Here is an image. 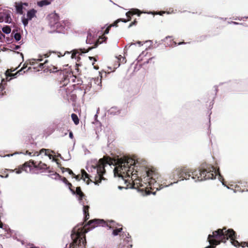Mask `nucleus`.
Masks as SVG:
<instances>
[{
    "label": "nucleus",
    "instance_id": "de8ad7c7",
    "mask_svg": "<svg viewBox=\"0 0 248 248\" xmlns=\"http://www.w3.org/2000/svg\"><path fill=\"white\" fill-rule=\"evenodd\" d=\"M119 248H127V247H125V246H122L121 247V246H120Z\"/></svg>",
    "mask_w": 248,
    "mask_h": 248
},
{
    "label": "nucleus",
    "instance_id": "37998d69",
    "mask_svg": "<svg viewBox=\"0 0 248 248\" xmlns=\"http://www.w3.org/2000/svg\"><path fill=\"white\" fill-rule=\"evenodd\" d=\"M69 137H70L71 138H73V133H72L71 132L69 133Z\"/></svg>",
    "mask_w": 248,
    "mask_h": 248
},
{
    "label": "nucleus",
    "instance_id": "f8f14e48",
    "mask_svg": "<svg viewBox=\"0 0 248 248\" xmlns=\"http://www.w3.org/2000/svg\"><path fill=\"white\" fill-rule=\"evenodd\" d=\"M71 191L73 194H76L78 196V200L82 205H84V204H86L88 202L86 199V196L81 191L80 187H77L76 191H75L74 189H71Z\"/></svg>",
    "mask_w": 248,
    "mask_h": 248
},
{
    "label": "nucleus",
    "instance_id": "c756f323",
    "mask_svg": "<svg viewBox=\"0 0 248 248\" xmlns=\"http://www.w3.org/2000/svg\"><path fill=\"white\" fill-rule=\"evenodd\" d=\"M61 169L62 171L63 172L64 171H66L69 173V174L72 175H75V174L73 173V171L70 169L69 168H65L64 167H61Z\"/></svg>",
    "mask_w": 248,
    "mask_h": 248
},
{
    "label": "nucleus",
    "instance_id": "4be33fe9",
    "mask_svg": "<svg viewBox=\"0 0 248 248\" xmlns=\"http://www.w3.org/2000/svg\"><path fill=\"white\" fill-rule=\"evenodd\" d=\"M36 11L34 9L29 11L27 13L28 18L30 20L31 19L35 16Z\"/></svg>",
    "mask_w": 248,
    "mask_h": 248
},
{
    "label": "nucleus",
    "instance_id": "c03bdc74",
    "mask_svg": "<svg viewBox=\"0 0 248 248\" xmlns=\"http://www.w3.org/2000/svg\"><path fill=\"white\" fill-rule=\"evenodd\" d=\"M44 56H45V58H46V57H49V54H48V53H46V54H44Z\"/></svg>",
    "mask_w": 248,
    "mask_h": 248
},
{
    "label": "nucleus",
    "instance_id": "b1692460",
    "mask_svg": "<svg viewBox=\"0 0 248 248\" xmlns=\"http://www.w3.org/2000/svg\"><path fill=\"white\" fill-rule=\"evenodd\" d=\"M51 3L50 1L48 0H42L37 2V5L40 7H43L45 5H47L50 4Z\"/></svg>",
    "mask_w": 248,
    "mask_h": 248
},
{
    "label": "nucleus",
    "instance_id": "ddd939ff",
    "mask_svg": "<svg viewBox=\"0 0 248 248\" xmlns=\"http://www.w3.org/2000/svg\"><path fill=\"white\" fill-rule=\"evenodd\" d=\"M47 63L48 61L46 60L44 63H39L38 66L41 69H44V72H55L59 71L58 70L57 67L52 65H48Z\"/></svg>",
    "mask_w": 248,
    "mask_h": 248
},
{
    "label": "nucleus",
    "instance_id": "7c9ffc66",
    "mask_svg": "<svg viewBox=\"0 0 248 248\" xmlns=\"http://www.w3.org/2000/svg\"><path fill=\"white\" fill-rule=\"evenodd\" d=\"M2 30L3 32H4L6 34L9 33L11 31L10 27L8 26H6L5 27H3Z\"/></svg>",
    "mask_w": 248,
    "mask_h": 248
},
{
    "label": "nucleus",
    "instance_id": "79ce46f5",
    "mask_svg": "<svg viewBox=\"0 0 248 248\" xmlns=\"http://www.w3.org/2000/svg\"><path fill=\"white\" fill-rule=\"evenodd\" d=\"M89 59L90 60H92L93 59L94 61H96V60L95 59V58L94 57H89Z\"/></svg>",
    "mask_w": 248,
    "mask_h": 248
},
{
    "label": "nucleus",
    "instance_id": "a19ab883",
    "mask_svg": "<svg viewBox=\"0 0 248 248\" xmlns=\"http://www.w3.org/2000/svg\"><path fill=\"white\" fill-rule=\"evenodd\" d=\"M53 175L56 176V177H61V176L57 172H55Z\"/></svg>",
    "mask_w": 248,
    "mask_h": 248
},
{
    "label": "nucleus",
    "instance_id": "c9c22d12",
    "mask_svg": "<svg viewBox=\"0 0 248 248\" xmlns=\"http://www.w3.org/2000/svg\"><path fill=\"white\" fill-rule=\"evenodd\" d=\"M73 177H74L77 180L79 181L81 178H80L79 175H72Z\"/></svg>",
    "mask_w": 248,
    "mask_h": 248
},
{
    "label": "nucleus",
    "instance_id": "ea45409f",
    "mask_svg": "<svg viewBox=\"0 0 248 248\" xmlns=\"http://www.w3.org/2000/svg\"><path fill=\"white\" fill-rule=\"evenodd\" d=\"M67 185H68V186L69 188V189H70V190H71V189H73L72 188V186H72V185L71 184V183H70V182H69Z\"/></svg>",
    "mask_w": 248,
    "mask_h": 248
},
{
    "label": "nucleus",
    "instance_id": "4d7b16f0",
    "mask_svg": "<svg viewBox=\"0 0 248 248\" xmlns=\"http://www.w3.org/2000/svg\"><path fill=\"white\" fill-rule=\"evenodd\" d=\"M0 177H2V176H1V175H0Z\"/></svg>",
    "mask_w": 248,
    "mask_h": 248
},
{
    "label": "nucleus",
    "instance_id": "aec40b11",
    "mask_svg": "<svg viewBox=\"0 0 248 248\" xmlns=\"http://www.w3.org/2000/svg\"><path fill=\"white\" fill-rule=\"evenodd\" d=\"M83 206V213L84 214V221H86L90 217L89 215V210L90 208L89 205H85V204H84V205H82Z\"/></svg>",
    "mask_w": 248,
    "mask_h": 248
},
{
    "label": "nucleus",
    "instance_id": "6ab92c4d",
    "mask_svg": "<svg viewBox=\"0 0 248 248\" xmlns=\"http://www.w3.org/2000/svg\"><path fill=\"white\" fill-rule=\"evenodd\" d=\"M164 41L166 45L173 47L176 46L177 43L173 41L170 36H167L164 39Z\"/></svg>",
    "mask_w": 248,
    "mask_h": 248
},
{
    "label": "nucleus",
    "instance_id": "e433bc0d",
    "mask_svg": "<svg viewBox=\"0 0 248 248\" xmlns=\"http://www.w3.org/2000/svg\"><path fill=\"white\" fill-rule=\"evenodd\" d=\"M33 153V152H30L28 150H27L26 151L25 155H29L30 156H32V155L34 156L33 154L32 155Z\"/></svg>",
    "mask_w": 248,
    "mask_h": 248
},
{
    "label": "nucleus",
    "instance_id": "4c0bfd02",
    "mask_svg": "<svg viewBox=\"0 0 248 248\" xmlns=\"http://www.w3.org/2000/svg\"><path fill=\"white\" fill-rule=\"evenodd\" d=\"M62 181L63 183H64L65 184L67 185L69 183V181L67 180V179L65 177H63L62 178Z\"/></svg>",
    "mask_w": 248,
    "mask_h": 248
},
{
    "label": "nucleus",
    "instance_id": "2eb2a0df",
    "mask_svg": "<svg viewBox=\"0 0 248 248\" xmlns=\"http://www.w3.org/2000/svg\"><path fill=\"white\" fill-rule=\"evenodd\" d=\"M11 18L10 15L7 12L0 13V22L4 21L6 23H10Z\"/></svg>",
    "mask_w": 248,
    "mask_h": 248
},
{
    "label": "nucleus",
    "instance_id": "6e6552de",
    "mask_svg": "<svg viewBox=\"0 0 248 248\" xmlns=\"http://www.w3.org/2000/svg\"><path fill=\"white\" fill-rule=\"evenodd\" d=\"M141 14L140 11L137 9H131L129 11H128L126 13V16L127 17V19H125L124 18H119L117 19L116 21H115L112 24H110L105 30L104 32V34H107L108 33L109 30L110 28L112 27H118V24L120 22L122 21L124 23L127 22V21H129L131 20V17L135 15H138L139 16H140Z\"/></svg>",
    "mask_w": 248,
    "mask_h": 248
},
{
    "label": "nucleus",
    "instance_id": "a211bd4d",
    "mask_svg": "<svg viewBox=\"0 0 248 248\" xmlns=\"http://www.w3.org/2000/svg\"><path fill=\"white\" fill-rule=\"evenodd\" d=\"M105 226L108 227L110 229H114L115 228L120 227L122 225L116 223L115 221L113 220H109L106 222V225H105Z\"/></svg>",
    "mask_w": 248,
    "mask_h": 248
},
{
    "label": "nucleus",
    "instance_id": "473e14b6",
    "mask_svg": "<svg viewBox=\"0 0 248 248\" xmlns=\"http://www.w3.org/2000/svg\"><path fill=\"white\" fill-rule=\"evenodd\" d=\"M118 59L119 61H121L122 63H125L126 61L125 58L121 56V55L119 56V57L118 58Z\"/></svg>",
    "mask_w": 248,
    "mask_h": 248
},
{
    "label": "nucleus",
    "instance_id": "9d476101",
    "mask_svg": "<svg viewBox=\"0 0 248 248\" xmlns=\"http://www.w3.org/2000/svg\"><path fill=\"white\" fill-rule=\"evenodd\" d=\"M92 34L91 33H89L88 34V36L87 37L86 42L87 43H89L90 44H92L93 42H94L95 43H94V46L89 47L87 50L81 51L82 53L88 52L89 51V50H91L93 48H95V47H97L99 44H101L103 42L106 41V40L107 39V37L102 35V36L99 37V38L97 40H95V41L94 40L93 41H92Z\"/></svg>",
    "mask_w": 248,
    "mask_h": 248
},
{
    "label": "nucleus",
    "instance_id": "2f4dec72",
    "mask_svg": "<svg viewBox=\"0 0 248 248\" xmlns=\"http://www.w3.org/2000/svg\"><path fill=\"white\" fill-rule=\"evenodd\" d=\"M79 52L77 50H74L73 51L71 55V58L72 59H76L77 58V54H78Z\"/></svg>",
    "mask_w": 248,
    "mask_h": 248
},
{
    "label": "nucleus",
    "instance_id": "a878e982",
    "mask_svg": "<svg viewBox=\"0 0 248 248\" xmlns=\"http://www.w3.org/2000/svg\"><path fill=\"white\" fill-rule=\"evenodd\" d=\"M123 230L122 226L118 228L113 229L112 234L113 235L116 236L119 234Z\"/></svg>",
    "mask_w": 248,
    "mask_h": 248
},
{
    "label": "nucleus",
    "instance_id": "393cba45",
    "mask_svg": "<svg viewBox=\"0 0 248 248\" xmlns=\"http://www.w3.org/2000/svg\"><path fill=\"white\" fill-rule=\"evenodd\" d=\"M16 10L18 13L20 14H23V3L22 2L16 4Z\"/></svg>",
    "mask_w": 248,
    "mask_h": 248
},
{
    "label": "nucleus",
    "instance_id": "bb28decb",
    "mask_svg": "<svg viewBox=\"0 0 248 248\" xmlns=\"http://www.w3.org/2000/svg\"><path fill=\"white\" fill-rule=\"evenodd\" d=\"M71 118L76 125L79 124V119L76 114L72 113L71 115Z\"/></svg>",
    "mask_w": 248,
    "mask_h": 248
},
{
    "label": "nucleus",
    "instance_id": "423d86ee",
    "mask_svg": "<svg viewBox=\"0 0 248 248\" xmlns=\"http://www.w3.org/2000/svg\"><path fill=\"white\" fill-rule=\"evenodd\" d=\"M112 159L109 156H104L100 158L97 162L94 169L96 170L97 174L94 177V181L95 185H99L102 180H106L103 175L106 173L105 167L108 165H110L112 163Z\"/></svg>",
    "mask_w": 248,
    "mask_h": 248
},
{
    "label": "nucleus",
    "instance_id": "c85d7f7f",
    "mask_svg": "<svg viewBox=\"0 0 248 248\" xmlns=\"http://www.w3.org/2000/svg\"><path fill=\"white\" fill-rule=\"evenodd\" d=\"M47 151H48V150H46L45 149H42L40 151L39 153H38V152H35L33 154V155L38 156L40 154H42V153H45V155H47Z\"/></svg>",
    "mask_w": 248,
    "mask_h": 248
},
{
    "label": "nucleus",
    "instance_id": "f257e3e1",
    "mask_svg": "<svg viewBox=\"0 0 248 248\" xmlns=\"http://www.w3.org/2000/svg\"><path fill=\"white\" fill-rule=\"evenodd\" d=\"M217 171L215 168L209 164L202 165L199 170L192 171L186 167H180L174 169L170 175V179L173 183L179 180H189L190 178L195 182L201 181L216 178Z\"/></svg>",
    "mask_w": 248,
    "mask_h": 248
},
{
    "label": "nucleus",
    "instance_id": "4468645a",
    "mask_svg": "<svg viewBox=\"0 0 248 248\" xmlns=\"http://www.w3.org/2000/svg\"><path fill=\"white\" fill-rule=\"evenodd\" d=\"M28 64L29 63L27 62H26L24 64L23 67L20 70H19L18 71H17L16 73H15L14 74L11 73V72L15 71V70H14L13 71L11 70V69L7 70L5 72L6 76L7 77V78H8V77H15L18 74L20 75V72H22V70H23L27 67Z\"/></svg>",
    "mask_w": 248,
    "mask_h": 248
},
{
    "label": "nucleus",
    "instance_id": "5fc2aeb1",
    "mask_svg": "<svg viewBox=\"0 0 248 248\" xmlns=\"http://www.w3.org/2000/svg\"><path fill=\"white\" fill-rule=\"evenodd\" d=\"M119 188H120V189H122V187L121 186H119Z\"/></svg>",
    "mask_w": 248,
    "mask_h": 248
},
{
    "label": "nucleus",
    "instance_id": "0eeeda50",
    "mask_svg": "<svg viewBox=\"0 0 248 248\" xmlns=\"http://www.w3.org/2000/svg\"><path fill=\"white\" fill-rule=\"evenodd\" d=\"M133 161V160L131 158L119 159V165L115 168V171L119 176L123 178L124 176H127V179H132L130 177V174H131L132 172L130 170L129 165L132 164Z\"/></svg>",
    "mask_w": 248,
    "mask_h": 248
},
{
    "label": "nucleus",
    "instance_id": "39448f33",
    "mask_svg": "<svg viewBox=\"0 0 248 248\" xmlns=\"http://www.w3.org/2000/svg\"><path fill=\"white\" fill-rule=\"evenodd\" d=\"M146 179L150 180V190L152 191L156 189L158 190L163 187L168 186L173 184L171 182L167 183L165 180L164 182L161 181V177L158 174L156 173L152 170H148L146 172Z\"/></svg>",
    "mask_w": 248,
    "mask_h": 248
},
{
    "label": "nucleus",
    "instance_id": "5701e85b",
    "mask_svg": "<svg viewBox=\"0 0 248 248\" xmlns=\"http://www.w3.org/2000/svg\"><path fill=\"white\" fill-rule=\"evenodd\" d=\"M12 36H14V38L16 41H18L21 39V35L20 33L16 32L15 30H14L12 32Z\"/></svg>",
    "mask_w": 248,
    "mask_h": 248
},
{
    "label": "nucleus",
    "instance_id": "a18cd8bd",
    "mask_svg": "<svg viewBox=\"0 0 248 248\" xmlns=\"http://www.w3.org/2000/svg\"><path fill=\"white\" fill-rule=\"evenodd\" d=\"M2 226H3L2 223L0 220V228H2Z\"/></svg>",
    "mask_w": 248,
    "mask_h": 248
},
{
    "label": "nucleus",
    "instance_id": "f3484780",
    "mask_svg": "<svg viewBox=\"0 0 248 248\" xmlns=\"http://www.w3.org/2000/svg\"><path fill=\"white\" fill-rule=\"evenodd\" d=\"M34 168L42 170V171H43L44 170H49L50 167H47L46 164L42 163L41 161H40L37 165H36V163L34 162Z\"/></svg>",
    "mask_w": 248,
    "mask_h": 248
},
{
    "label": "nucleus",
    "instance_id": "6e6d98bb",
    "mask_svg": "<svg viewBox=\"0 0 248 248\" xmlns=\"http://www.w3.org/2000/svg\"><path fill=\"white\" fill-rule=\"evenodd\" d=\"M30 69H31V67H30L28 68V70L27 71H28Z\"/></svg>",
    "mask_w": 248,
    "mask_h": 248
},
{
    "label": "nucleus",
    "instance_id": "8fccbe9b",
    "mask_svg": "<svg viewBox=\"0 0 248 248\" xmlns=\"http://www.w3.org/2000/svg\"><path fill=\"white\" fill-rule=\"evenodd\" d=\"M30 248H39L37 247H35V246H33V247H30Z\"/></svg>",
    "mask_w": 248,
    "mask_h": 248
},
{
    "label": "nucleus",
    "instance_id": "f704fd0d",
    "mask_svg": "<svg viewBox=\"0 0 248 248\" xmlns=\"http://www.w3.org/2000/svg\"><path fill=\"white\" fill-rule=\"evenodd\" d=\"M10 47L12 48V49H18L19 48H20V46H18V45H12L11 46H10Z\"/></svg>",
    "mask_w": 248,
    "mask_h": 248
},
{
    "label": "nucleus",
    "instance_id": "1a4fd4ad",
    "mask_svg": "<svg viewBox=\"0 0 248 248\" xmlns=\"http://www.w3.org/2000/svg\"><path fill=\"white\" fill-rule=\"evenodd\" d=\"M59 19V15L57 13H54L50 15V22L51 26H55L57 32L61 33L64 31L65 28L66 26H68L69 22L67 21L58 22Z\"/></svg>",
    "mask_w": 248,
    "mask_h": 248
},
{
    "label": "nucleus",
    "instance_id": "7ed1b4c3",
    "mask_svg": "<svg viewBox=\"0 0 248 248\" xmlns=\"http://www.w3.org/2000/svg\"><path fill=\"white\" fill-rule=\"evenodd\" d=\"M106 221L103 219H95L90 220L87 224L82 227V224L78 225L72 230L71 234L72 242L69 248H77L79 246H85L86 243L85 233L97 226H105Z\"/></svg>",
    "mask_w": 248,
    "mask_h": 248
},
{
    "label": "nucleus",
    "instance_id": "cd10ccee",
    "mask_svg": "<svg viewBox=\"0 0 248 248\" xmlns=\"http://www.w3.org/2000/svg\"><path fill=\"white\" fill-rule=\"evenodd\" d=\"M39 57H40V58H38L37 59H32L30 60L29 64L31 65H33L35 63H37L39 62L42 61L43 60V59L41 58L42 56H39Z\"/></svg>",
    "mask_w": 248,
    "mask_h": 248
},
{
    "label": "nucleus",
    "instance_id": "3c124183",
    "mask_svg": "<svg viewBox=\"0 0 248 248\" xmlns=\"http://www.w3.org/2000/svg\"><path fill=\"white\" fill-rule=\"evenodd\" d=\"M66 53H67V54H70V52H68V51H67V52H65L63 55H65V54H66Z\"/></svg>",
    "mask_w": 248,
    "mask_h": 248
},
{
    "label": "nucleus",
    "instance_id": "49530a36",
    "mask_svg": "<svg viewBox=\"0 0 248 248\" xmlns=\"http://www.w3.org/2000/svg\"><path fill=\"white\" fill-rule=\"evenodd\" d=\"M186 43L184 42H180L178 44V45H180L181 44H185Z\"/></svg>",
    "mask_w": 248,
    "mask_h": 248
},
{
    "label": "nucleus",
    "instance_id": "603ef678",
    "mask_svg": "<svg viewBox=\"0 0 248 248\" xmlns=\"http://www.w3.org/2000/svg\"><path fill=\"white\" fill-rule=\"evenodd\" d=\"M23 4L26 5V6H28V5L27 3H23Z\"/></svg>",
    "mask_w": 248,
    "mask_h": 248
},
{
    "label": "nucleus",
    "instance_id": "20e7f679",
    "mask_svg": "<svg viewBox=\"0 0 248 248\" xmlns=\"http://www.w3.org/2000/svg\"><path fill=\"white\" fill-rule=\"evenodd\" d=\"M146 178L147 176L144 178V181L141 179H136L135 181L132 179H124L126 185L125 188L137 189L139 191L145 192L146 194H155V192L150 190V180H147Z\"/></svg>",
    "mask_w": 248,
    "mask_h": 248
},
{
    "label": "nucleus",
    "instance_id": "72a5a7b5",
    "mask_svg": "<svg viewBox=\"0 0 248 248\" xmlns=\"http://www.w3.org/2000/svg\"><path fill=\"white\" fill-rule=\"evenodd\" d=\"M138 23V21H137L136 19H135L133 21H132L130 24L128 26V28H130L132 26H134V25H136Z\"/></svg>",
    "mask_w": 248,
    "mask_h": 248
},
{
    "label": "nucleus",
    "instance_id": "864d4df0",
    "mask_svg": "<svg viewBox=\"0 0 248 248\" xmlns=\"http://www.w3.org/2000/svg\"><path fill=\"white\" fill-rule=\"evenodd\" d=\"M233 23H234V24H237V23L235 22H233Z\"/></svg>",
    "mask_w": 248,
    "mask_h": 248
},
{
    "label": "nucleus",
    "instance_id": "412c9836",
    "mask_svg": "<svg viewBox=\"0 0 248 248\" xmlns=\"http://www.w3.org/2000/svg\"><path fill=\"white\" fill-rule=\"evenodd\" d=\"M81 178L83 179L84 181H85V180L86 178L88 179L87 181V184H89L90 183V181H92L90 178V175L85 171V170L83 169L81 170Z\"/></svg>",
    "mask_w": 248,
    "mask_h": 248
},
{
    "label": "nucleus",
    "instance_id": "09e8293b",
    "mask_svg": "<svg viewBox=\"0 0 248 248\" xmlns=\"http://www.w3.org/2000/svg\"><path fill=\"white\" fill-rule=\"evenodd\" d=\"M48 155V157H49V158H50V159H51V156H52V155H51L49 154V155Z\"/></svg>",
    "mask_w": 248,
    "mask_h": 248
},
{
    "label": "nucleus",
    "instance_id": "58836bf2",
    "mask_svg": "<svg viewBox=\"0 0 248 248\" xmlns=\"http://www.w3.org/2000/svg\"><path fill=\"white\" fill-rule=\"evenodd\" d=\"M28 19H24L23 20V23L24 24V25H26L28 24Z\"/></svg>",
    "mask_w": 248,
    "mask_h": 248
},
{
    "label": "nucleus",
    "instance_id": "f03ea898",
    "mask_svg": "<svg viewBox=\"0 0 248 248\" xmlns=\"http://www.w3.org/2000/svg\"><path fill=\"white\" fill-rule=\"evenodd\" d=\"M229 238L232 244L236 247H248V242L239 243L236 240V233L233 229H227L226 227H223L222 229H218L213 232L212 234L208 235L207 240L210 246L206 248H215L220 243H225Z\"/></svg>",
    "mask_w": 248,
    "mask_h": 248
},
{
    "label": "nucleus",
    "instance_id": "9b49d317",
    "mask_svg": "<svg viewBox=\"0 0 248 248\" xmlns=\"http://www.w3.org/2000/svg\"><path fill=\"white\" fill-rule=\"evenodd\" d=\"M34 161L33 160H30L29 161L25 162L24 164L21 167H19L18 169H16L15 170L17 174L20 173L22 171L28 172L31 171L32 166L34 167Z\"/></svg>",
    "mask_w": 248,
    "mask_h": 248
},
{
    "label": "nucleus",
    "instance_id": "dca6fc26",
    "mask_svg": "<svg viewBox=\"0 0 248 248\" xmlns=\"http://www.w3.org/2000/svg\"><path fill=\"white\" fill-rule=\"evenodd\" d=\"M60 75L62 76V80L61 81V84H62V86H65L67 84L69 81L68 73L65 71L61 70Z\"/></svg>",
    "mask_w": 248,
    "mask_h": 248
}]
</instances>
